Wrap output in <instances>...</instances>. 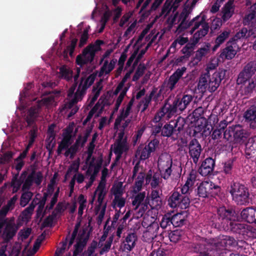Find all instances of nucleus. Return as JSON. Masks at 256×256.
Returning <instances> with one entry per match:
<instances>
[{"label":"nucleus","instance_id":"60","mask_svg":"<svg viewBox=\"0 0 256 256\" xmlns=\"http://www.w3.org/2000/svg\"><path fill=\"white\" fill-rule=\"evenodd\" d=\"M210 187H212L210 191V196L214 197L216 196H218L221 190V188L211 182Z\"/></svg>","mask_w":256,"mask_h":256},{"label":"nucleus","instance_id":"15","mask_svg":"<svg viewBox=\"0 0 256 256\" xmlns=\"http://www.w3.org/2000/svg\"><path fill=\"white\" fill-rule=\"evenodd\" d=\"M236 46V43L235 40H230L226 43V47L222 50L220 57L222 59H232L236 54V50L235 49Z\"/></svg>","mask_w":256,"mask_h":256},{"label":"nucleus","instance_id":"9","mask_svg":"<svg viewBox=\"0 0 256 256\" xmlns=\"http://www.w3.org/2000/svg\"><path fill=\"white\" fill-rule=\"evenodd\" d=\"M256 74V60L248 62L239 73L237 79V83L244 84L248 79L253 78Z\"/></svg>","mask_w":256,"mask_h":256},{"label":"nucleus","instance_id":"25","mask_svg":"<svg viewBox=\"0 0 256 256\" xmlns=\"http://www.w3.org/2000/svg\"><path fill=\"white\" fill-rule=\"evenodd\" d=\"M211 182L204 181L202 182L198 188V194L200 197L208 198L210 196Z\"/></svg>","mask_w":256,"mask_h":256},{"label":"nucleus","instance_id":"28","mask_svg":"<svg viewBox=\"0 0 256 256\" xmlns=\"http://www.w3.org/2000/svg\"><path fill=\"white\" fill-rule=\"evenodd\" d=\"M243 84H245L243 90L244 94L248 95L256 92V76L248 79Z\"/></svg>","mask_w":256,"mask_h":256},{"label":"nucleus","instance_id":"27","mask_svg":"<svg viewBox=\"0 0 256 256\" xmlns=\"http://www.w3.org/2000/svg\"><path fill=\"white\" fill-rule=\"evenodd\" d=\"M244 20L253 28L256 29V2L251 6L250 12L245 16Z\"/></svg>","mask_w":256,"mask_h":256},{"label":"nucleus","instance_id":"59","mask_svg":"<svg viewBox=\"0 0 256 256\" xmlns=\"http://www.w3.org/2000/svg\"><path fill=\"white\" fill-rule=\"evenodd\" d=\"M230 34V32L229 31H224L216 37L215 42H218L220 44H222L228 38Z\"/></svg>","mask_w":256,"mask_h":256},{"label":"nucleus","instance_id":"5","mask_svg":"<svg viewBox=\"0 0 256 256\" xmlns=\"http://www.w3.org/2000/svg\"><path fill=\"white\" fill-rule=\"evenodd\" d=\"M248 136L246 131L240 124L233 125L226 128L224 134V138L227 140L234 141L235 143H243Z\"/></svg>","mask_w":256,"mask_h":256},{"label":"nucleus","instance_id":"57","mask_svg":"<svg viewBox=\"0 0 256 256\" xmlns=\"http://www.w3.org/2000/svg\"><path fill=\"white\" fill-rule=\"evenodd\" d=\"M208 121L204 116H200L196 120V127L198 128V130L200 132L202 131V128L206 126V125L208 123Z\"/></svg>","mask_w":256,"mask_h":256},{"label":"nucleus","instance_id":"11","mask_svg":"<svg viewBox=\"0 0 256 256\" xmlns=\"http://www.w3.org/2000/svg\"><path fill=\"white\" fill-rule=\"evenodd\" d=\"M96 55V50L94 46H88L84 49L82 54L77 56L76 62L77 65L82 67L85 64L91 63Z\"/></svg>","mask_w":256,"mask_h":256},{"label":"nucleus","instance_id":"7","mask_svg":"<svg viewBox=\"0 0 256 256\" xmlns=\"http://www.w3.org/2000/svg\"><path fill=\"white\" fill-rule=\"evenodd\" d=\"M190 204L188 196L182 195L178 191H172L168 199V205L173 208H179L185 210L189 207Z\"/></svg>","mask_w":256,"mask_h":256},{"label":"nucleus","instance_id":"50","mask_svg":"<svg viewBox=\"0 0 256 256\" xmlns=\"http://www.w3.org/2000/svg\"><path fill=\"white\" fill-rule=\"evenodd\" d=\"M145 197V192H140L136 196L134 200L132 202V204L136 206V209L139 208L141 203L144 200Z\"/></svg>","mask_w":256,"mask_h":256},{"label":"nucleus","instance_id":"38","mask_svg":"<svg viewBox=\"0 0 256 256\" xmlns=\"http://www.w3.org/2000/svg\"><path fill=\"white\" fill-rule=\"evenodd\" d=\"M184 234V232L180 229H176L171 231L169 233L168 237L170 241L174 243H176L181 238L182 235Z\"/></svg>","mask_w":256,"mask_h":256},{"label":"nucleus","instance_id":"62","mask_svg":"<svg viewBox=\"0 0 256 256\" xmlns=\"http://www.w3.org/2000/svg\"><path fill=\"white\" fill-rule=\"evenodd\" d=\"M150 204V198L147 196L144 200V202L141 203L138 210V213L142 214L144 212L148 209V205Z\"/></svg>","mask_w":256,"mask_h":256},{"label":"nucleus","instance_id":"37","mask_svg":"<svg viewBox=\"0 0 256 256\" xmlns=\"http://www.w3.org/2000/svg\"><path fill=\"white\" fill-rule=\"evenodd\" d=\"M198 43V42H196L195 40L192 38L190 39V42L187 43L182 48L181 50L182 53L187 56H190L196 44Z\"/></svg>","mask_w":256,"mask_h":256},{"label":"nucleus","instance_id":"58","mask_svg":"<svg viewBox=\"0 0 256 256\" xmlns=\"http://www.w3.org/2000/svg\"><path fill=\"white\" fill-rule=\"evenodd\" d=\"M248 32V29L246 28H243L238 32L236 34L234 37L232 38L230 40H234L236 41V40L242 38H248L250 36V32H249L247 36L246 34Z\"/></svg>","mask_w":256,"mask_h":256},{"label":"nucleus","instance_id":"24","mask_svg":"<svg viewBox=\"0 0 256 256\" xmlns=\"http://www.w3.org/2000/svg\"><path fill=\"white\" fill-rule=\"evenodd\" d=\"M39 108L38 106H32L28 112L26 118V122L28 126L36 124V120L38 116Z\"/></svg>","mask_w":256,"mask_h":256},{"label":"nucleus","instance_id":"43","mask_svg":"<svg viewBox=\"0 0 256 256\" xmlns=\"http://www.w3.org/2000/svg\"><path fill=\"white\" fill-rule=\"evenodd\" d=\"M244 239L256 238V228L250 225H246Z\"/></svg>","mask_w":256,"mask_h":256},{"label":"nucleus","instance_id":"14","mask_svg":"<svg viewBox=\"0 0 256 256\" xmlns=\"http://www.w3.org/2000/svg\"><path fill=\"white\" fill-rule=\"evenodd\" d=\"M216 161L214 158L208 157L206 158L202 162L198 170V172L202 176H207L210 174L215 166Z\"/></svg>","mask_w":256,"mask_h":256},{"label":"nucleus","instance_id":"23","mask_svg":"<svg viewBox=\"0 0 256 256\" xmlns=\"http://www.w3.org/2000/svg\"><path fill=\"white\" fill-rule=\"evenodd\" d=\"M210 54L211 44L210 42H204V46L196 52L194 58L200 62L203 58L208 57Z\"/></svg>","mask_w":256,"mask_h":256},{"label":"nucleus","instance_id":"19","mask_svg":"<svg viewBox=\"0 0 256 256\" xmlns=\"http://www.w3.org/2000/svg\"><path fill=\"white\" fill-rule=\"evenodd\" d=\"M18 229L14 223L8 222L6 225L2 234L4 240L6 242L10 241L16 235Z\"/></svg>","mask_w":256,"mask_h":256},{"label":"nucleus","instance_id":"20","mask_svg":"<svg viewBox=\"0 0 256 256\" xmlns=\"http://www.w3.org/2000/svg\"><path fill=\"white\" fill-rule=\"evenodd\" d=\"M98 72V71H96L90 74L86 79L84 77L80 78V82L78 86H80V90L84 94H86V90L94 82Z\"/></svg>","mask_w":256,"mask_h":256},{"label":"nucleus","instance_id":"47","mask_svg":"<svg viewBox=\"0 0 256 256\" xmlns=\"http://www.w3.org/2000/svg\"><path fill=\"white\" fill-rule=\"evenodd\" d=\"M172 2H170L168 0H166V1L165 3L164 4L162 8V10H161V12H160V16H162L164 14H168L170 12L172 8H174V10H176L178 6H174L175 4H174V3L173 4L172 6L171 5Z\"/></svg>","mask_w":256,"mask_h":256},{"label":"nucleus","instance_id":"41","mask_svg":"<svg viewBox=\"0 0 256 256\" xmlns=\"http://www.w3.org/2000/svg\"><path fill=\"white\" fill-rule=\"evenodd\" d=\"M175 132L174 128L170 121L169 124H165L162 127L161 134L163 136L170 137Z\"/></svg>","mask_w":256,"mask_h":256},{"label":"nucleus","instance_id":"52","mask_svg":"<svg viewBox=\"0 0 256 256\" xmlns=\"http://www.w3.org/2000/svg\"><path fill=\"white\" fill-rule=\"evenodd\" d=\"M32 129L29 132L30 145L33 144L38 135V128L36 124L31 126Z\"/></svg>","mask_w":256,"mask_h":256},{"label":"nucleus","instance_id":"56","mask_svg":"<svg viewBox=\"0 0 256 256\" xmlns=\"http://www.w3.org/2000/svg\"><path fill=\"white\" fill-rule=\"evenodd\" d=\"M102 162L103 159L102 156H101L98 160L97 161L96 164H94V166H93V167L94 168V170L92 172V174L90 176V178H92L96 180V176L98 174V173L100 168H102Z\"/></svg>","mask_w":256,"mask_h":256},{"label":"nucleus","instance_id":"63","mask_svg":"<svg viewBox=\"0 0 256 256\" xmlns=\"http://www.w3.org/2000/svg\"><path fill=\"white\" fill-rule=\"evenodd\" d=\"M35 208V205L32 202L22 212L24 217L27 218L31 216Z\"/></svg>","mask_w":256,"mask_h":256},{"label":"nucleus","instance_id":"21","mask_svg":"<svg viewBox=\"0 0 256 256\" xmlns=\"http://www.w3.org/2000/svg\"><path fill=\"white\" fill-rule=\"evenodd\" d=\"M240 216L246 222L256 224V209L250 207L244 208L241 212Z\"/></svg>","mask_w":256,"mask_h":256},{"label":"nucleus","instance_id":"8","mask_svg":"<svg viewBox=\"0 0 256 256\" xmlns=\"http://www.w3.org/2000/svg\"><path fill=\"white\" fill-rule=\"evenodd\" d=\"M160 142L156 138L151 140L148 144L144 146L140 145L136 152V155L140 156L141 160H144L150 156L152 152H154L159 144Z\"/></svg>","mask_w":256,"mask_h":256},{"label":"nucleus","instance_id":"4","mask_svg":"<svg viewBox=\"0 0 256 256\" xmlns=\"http://www.w3.org/2000/svg\"><path fill=\"white\" fill-rule=\"evenodd\" d=\"M232 200L238 205H246L250 202V193L248 188L237 181H232L228 188Z\"/></svg>","mask_w":256,"mask_h":256},{"label":"nucleus","instance_id":"13","mask_svg":"<svg viewBox=\"0 0 256 256\" xmlns=\"http://www.w3.org/2000/svg\"><path fill=\"white\" fill-rule=\"evenodd\" d=\"M188 148L189 156L192 159L194 163L196 164L202 150L200 144L197 139L194 138L190 142Z\"/></svg>","mask_w":256,"mask_h":256},{"label":"nucleus","instance_id":"61","mask_svg":"<svg viewBox=\"0 0 256 256\" xmlns=\"http://www.w3.org/2000/svg\"><path fill=\"white\" fill-rule=\"evenodd\" d=\"M156 92V90H153L150 93L148 96H146L144 98V107L142 109V112H144L145 110L147 109L148 108L149 104L150 102L152 100V97Z\"/></svg>","mask_w":256,"mask_h":256},{"label":"nucleus","instance_id":"31","mask_svg":"<svg viewBox=\"0 0 256 256\" xmlns=\"http://www.w3.org/2000/svg\"><path fill=\"white\" fill-rule=\"evenodd\" d=\"M209 28L210 26L208 23L205 22L203 24L202 28L196 32L192 36V38L195 40L196 42H198L201 38L207 34Z\"/></svg>","mask_w":256,"mask_h":256},{"label":"nucleus","instance_id":"17","mask_svg":"<svg viewBox=\"0 0 256 256\" xmlns=\"http://www.w3.org/2000/svg\"><path fill=\"white\" fill-rule=\"evenodd\" d=\"M246 225L245 224L240 223L234 219L232 222H230L228 226V228L224 229V230L230 231L234 234H238L239 238H243Z\"/></svg>","mask_w":256,"mask_h":256},{"label":"nucleus","instance_id":"6","mask_svg":"<svg viewBox=\"0 0 256 256\" xmlns=\"http://www.w3.org/2000/svg\"><path fill=\"white\" fill-rule=\"evenodd\" d=\"M186 68L183 66L178 68L168 78L164 80L162 84L158 95L167 92H172L176 87V84L186 72Z\"/></svg>","mask_w":256,"mask_h":256},{"label":"nucleus","instance_id":"34","mask_svg":"<svg viewBox=\"0 0 256 256\" xmlns=\"http://www.w3.org/2000/svg\"><path fill=\"white\" fill-rule=\"evenodd\" d=\"M48 194L47 192H44L42 200L40 201L39 205L36 210V216L37 218L40 217V219L44 216L45 213H42V210L47 200Z\"/></svg>","mask_w":256,"mask_h":256},{"label":"nucleus","instance_id":"2","mask_svg":"<svg viewBox=\"0 0 256 256\" xmlns=\"http://www.w3.org/2000/svg\"><path fill=\"white\" fill-rule=\"evenodd\" d=\"M236 218V214L232 208L222 206L217 208L216 214L210 216L209 224L218 230L228 229L230 222Z\"/></svg>","mask_w":256,"mask_h":256},{"label":"nucleus","instance_id":"16","mask_svg":"<svg viewBox=\"0 0 256 256\" xmlns=\"http://www.w3.org/2000/svg\"><path fill=\"white\" fill-rule=\"evenodd\" d=\"M244 152L248 159L256 160V136L248 138L245 144Z\"/></svg>","mask_w":256,"mask_h":256},{"label":"nucleus","instance_id":"49","mask_svg":"<svg viewBox=\"0 0 256 256\" xmlns=\"http://www.w3.org/2000/svg\"><path fill=\"white\" fill-rule=\"evenodd\" d=\"M234 159H229L224 164L223 172L226 174L230 175L234 166Z\"/></svg>","mask_w":256,"mask_h":256},{"label":"nucleus","instance_id":"10","mask_svg":"<svg viewBox=\"0 0 256 256\" xmlns=\"http://www.w3.org/2000/svg\"><path fill=\"white\" fill-rule=\"evenodd\" d=\"M32 170L30 173L26 177L24 182L22 186V190H29L32 186L33 183H35L37 186L41 184L42 180V174L41 172H36L34 166H31Z\"/></svg>","mask_w":256,"mask_h":256},{"label":"nucleus","instance_id":"33","mask_svg":"<svg viewBox=\"0 0 256 256\" xmlns=\"http://www.w3.org/2000/svg\"><path fill=\"white\" fill-rule=\"evenodd\" d=\"M226 126L227 124L225 122H221L219 124L218 127L214 130L212 135V138L216 140L222 138V133L224 134Z\"/></svg>","mask_w":256,"mask_h":256},{"label":"nucleus","instance_id":"45","mask_svg":"<svg viewBox=\"0 0 256 256\" xmlns=\"http://www.w3.org/2000/svg\"><path fill=\"white\" fill-rule=\"evenodd\" d=\"M27 190L24 192L20 197V205L22 207L25 206L28 203L33 196L32 192Z\"/></svg>","mask_w":256,"mask_h":256},{"label":"nucleus","instance_id":"40","mask_svg":"<svg viewBox=\"0 0 256 256\" xmlns=\"http://www.w3.org/2000/svg\"><path fill=\"white\" fill-rule=\"evenodd\" d=\"M171 123L172 124L176 132L180 133L184 128V126L186 124L185 119L179 116L176 120L171 121Z\"/></svg>","mask_w":256,"mask_h":256},{"label":"nucleus","instance_id":"44","mask_svg":"<svg viewBox=\"0 0 256 256\" xmlns=\"http://www.w3.org/2000/svg\"><path fill=\"white\" fill-rule=\"evenodd\" d=\"M128 148L126 144V140L123 142H118L116 146L114 148V152L115 154H122L124 152H126Z\"/></svg>","mask_w":256,"mask_h":256},{"label":"nucleus","instance_id":"32","mask_svg":"<svg viewBox=\"0 0 256 256\" xmlns=\"http://www.w3.org/2000/svg\"><path fill=\"white\" fill-rule=\"evenodd\" d=\"M88 240V238H80L77 241L76 243L74 245V250L73 252L78 255L80 254L82 252L84 248L86 246Z\"/></svg>","mask_w":256,"mask_h":256},{"label":"nucleus","instance_id":"30","mask_svg":"<svg viewBox=\"0 0 256 256\" xmlns=\"http://www.w3.org/2000/svg\"><path fill=\"white\" fill-rule=\"evenodd\" d=\"M80 86H78L74 95V97L69 102L66 104V107L67 108H72L78 101L82 100V96L84 94L80 90Z\"/></svg>","mask_w":256,"mask_h":256},{"label":"nucleus","instance_id":"12","mask_svg":"<svg viewBox=\"0 0 256 256\" xmlns=\"http://www.w3.org/2000/svg\"><path fill=\"white\" fill-rule=\"evenodd\" d=\"M226 71L225 70H219L215 72L210 76L207 89L210 92H214L219 86L221 81L224 78Z\"/></svg>","mask_w":256,"mask_h":256},{"label":"nucleus","instance_id":"54","mask_svg":"<svg viewBox=\"0 0 256 256\" xmlns=\"http://www.w3.org/2000/svg\"><path fill=\"white\" fill-rule=\"evenodd\" d=\"M170 163V168H172V159L166 158V160H162V158H159L158 160V166L160 170H164L167 167H169Z\"/></svg>","mask_w":256,"mask_h":256},{"label":"nucleus","instance_id":"35","mask_svg":"<svg viewBox=\"0 0 256 256\" xmlns=\"http://www.w3.org/2000/svg\"><path fill=\"white\" fill-rule=\"evenodd\" d=\"M60 74L63 79L70 81L72 80L73 72L66 66L64 65L60 68Z\"/></svg>","mask_w":256,"mask_h":256},{"label":"nucleus","instance_id":"3","mask_svg":"<svg viewBox=\"0 0 256 256\" xmlns=\"http://www.w3.org/2000/svg\"><path fill=\"white\" fill-rule=\"evenodd\" d=\"M193 96L190 94H184L182 98L177 96L173 100L172 104L166 100L164 106L162 108L167 116L168 118L174 115L178 112L184 111L193 100Z\"/></svg>","mask_w":256,"mask_h":256},{"label":"nucleus","instance_id":"64","mask_svg":"<svg viewBox=\"0 0 256 256\" xmlns=\"http://www.w3.org/2000/svg\"><path fill=\"white\" fill-rule=\"evenodd\" d=\"M196 178V172L194 171H192L189 174L186 183L188 185H190L192 186L194 185V182Z\"/></svg>","mask_w":256,"mask_h":256},{"label":"nucleus","instance_id":"22","mask_svg":"<svg viewBox=\"0 0 256 256\" xmlns=\"http://www.w3.org/2000/svg\"><path fill=\"white\" fill-rule=\"evenodd\" d=\"M234 0H228L222 8V18L224 22L228 20L234 14V6H233Z\"/></svg>","mask_w":256,"mask_h":256},{"label":"nucleus","instance_id":"46","mask_svg":"<svg viewBox=\"0 0 256 256\" xmlns=\"http://www.w3.org/2000/svg\"><path fill=\"white\" fill-rule=\"evenodd\" d=\"M146 66L144 64L140 63L138 66L136 71L132 77V80L134 82L137 81L140 77H141L144 74Z\"/></svg>","mask_w":256,"mask_h":256},{"label":"nucleus","instance_id":"48","mask_svg":"<svg viewBox=\"0 0 256 256\" xmlns=\"http://www.w3.org/2000/svg\"><path fill=\"white\" fill-rule=\"evenodd\" d=\"M18 172L16 174L12 180L11 182V186L12 187V192H16L20 188L21 185L22 184V182H20L18 180Z\"/></svg>","mask_w":256,"mask_h":256},{"label":"nucleus","instance_id":"1","mask_svg":"<svg viewBox=\"0 0 256 256\" xmlns=\"http://www.w3.org/2000/svg\"><path fill=\"white\" fill-rule=\"evenodd\" d=\"M236 244L235 239L229 236H220L216 242L210 244L204 241V244H196L195 250L207 256H226L228 252L227 247L234 246Z\"/></svg>","mask_w":256,"mask_h":256},{"label":"nucleus","instance_id":"18","mask_svg":"<svg viewBox=\"0 0 256 256\" xmlns=\"http://www.w3.org/2000/svg\"><path fill=\"white\" fill-rule=\"evenodd\" d=\"M245 121L249 124L250 128L256 130V106H250L244 113Z\"/></svg>","mask_w":256,"mask_h":256},{"label":"nucleus","instance_id":"29","mask_svg":"<svg viewBox=\"0 0 256 256\" xmlns=\"http://www.w3.org/2000/svg\"><path fill=\"white\" fill-rule=\"evenodd\" d=\"M210 76V72L209 70H207L200 76L198 84V88L200 92H204L206 90Z\"/></svg>","mask_w":256,"mask_h":256},{"label":"nucleus","instance_id":"36","mask_svg":"<svg viewBox=\"0 0 256 256\" xmlns=\"http://www.w3.org/2000/svg\"><path fill=\"white\" fill-rule=\"evenodd\" d=\"M137 240V236L134 232L130 233L126 238V242L127 244H125L126 248L128 250H131L136 245V241Z\"/></svg>","mask_w":256,"mask_h":256},{"label":"nucleus","instance_id":"53","mask_svg":"<svg viewBox=\"0 0 256 256\" xmlns=\"http://www.w3.org/2000/svg\"><path fill=\"white\" fill-rule=\"evenodd\" d=\"M191 12L192 10L190 8H188V6L184 8L180 16V18L182 20L180 24V26H183V25H184L185 22L186 21Z\"/></svg>","mask_w":256,"mask_h":256},{"label":"nucleus","instance_id":"55","mask_svg":"<svg viewBox=\"0 0 256 256\" xmlns=\"http://www.w3.org/2000/svg\"><path fill=\"white\" fill-rule=\"evenodd\" d=\"M90 29V26H88L87 28H84V32L81 35L78 46L80 48L82 47L84 44H86L87 40L88 38V32Z\"/></svg>","mask_w":256,"mask_h":256},{"label":"nucleus","instance_id":"42","mask_svg":"<svg viewBox=\"0 0 256 256\" xmlns=\"http://www.w3.org/2000/svg\"><path fill=\"white\" fill-rule=\"evenodd\" d=\"M100 84V82H99L97 84L96 86H94L92 88V93H94V94L89 101L88 106L90 107H91L94 105L95 102L96 100L98 99V97L100 96V92L102 90V88H98V87L99 86Z\"/></svg>","mask_w":256,"mask_h":256},{"label":"nucleus","instance_id":"51","mask_svg":"<svg viewBox=\"0 0 256 256\" xmlns=\"http://www.w3.org/2000/svg\"><path fill=\"white\" fill-rule=\"evenodd\" d=\"M77 42H78L77 38H74L72 40L70 45L68 46L66 48V49L64 50V57L65 56L67 57L68 51L69 52V54L70 56H72V54H73L74 49L76 48Z\"/></svg>","mask_w":256,"mask_h":256},{"label":"nucleus","instance_id":"26","mask_svg":"<svg viewBox=\"0 0 256 256\" xmlns=\"http://www.w3.org/2000/svg\"><path fill=\"white\" fill-rule=\"evenodd\" d=\"M116 60L112 59L110 63L108 60H105L104 64L100 68V70L98 74V76L101 78L104 74H109L114 68Z\"/></svg>","mask_w":256,"mask_h":256},{"label":"nucleus","instance_id":"39","mask_svg":"<svg viewBox=\"0 0 256 256\" xmlns=\"http://www.w3.org/2000/svg\"><path fill=\"white\" fill-rule=\"evenodd\" d=\"M171 218L172 220V224L174 227H179L184 224L185 219L180 213H178L172 216Z\"/></svg>","mask_w":256,"mask_h":256}]
</instances>
